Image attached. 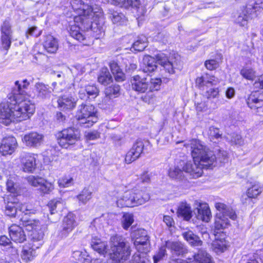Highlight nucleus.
I'll return each mask as SVG.
<instances>
[{"instance_id":"nucleus-1","label":"nucleus","mask_w":263,"mask_h":263,"mask_svg":"<svg viewBox=\"0 0 263 263\" xmlns=\"http://www.w3.org/2000/svg\"><path fill=\"white\" fill-rule=\"evenodd\" d=\"M91 3H95L97 0H85ZM71 5L74 11L77 12L78 15L73 18L74 24L71 25L69 29V33L71 37L79 42L85 39L83 30L90 27L92 31L96 33L98 37L104 35L103 27L98 26L97 23H93L95 18L102 16V10L97 5L91 6L85 4L84 0H71Z\"/></svg>"},{"instance_id":"nucleus-2","label":"nucleus","mask_w":263,"mask_h":263,"mask_svg":"<svg viewBox=\"0 0 263 263\" xmlns=\"http://www.w3.org/2000/svg\"><path fill=\"white\" fill-rule=\"evenodd\" d=\"M186 148H190L193 162H185L181 161L183 170L193 178L200 177L203 173V168H208L216 162L215 155L199 140L193 139L184 144Z\"/></svg>"},{"instance_id":"nucleus-3","label":"nucleus","mask_w":263,"mask_h":263,"mask_svg":"<svg viewBox=\"0 0 263 263\" xmlns=\"http://www.w3.org/2000/svg\"><path fill=\"white\" fill-rule=\"evenodd\" d=\"M12 122H21L29 119L34 113L35 105L27 98H21L14 92Z\"/></svg>"},{"instance_id":"nucleus-4","label":"nucleus","mask_w":263,"mask_h":263,"mask_svg":"<svg viewBox=\"0 0 263 263\" xmlns=\"http://www.w3.org/2000/svg\"><path fill=\"white\" fill-rule=\"evenodd\" d=\"M149 195L145 191L134 188L125 192L117 201L118 207H134L142 205L148 201Z\"/></svg>"},{"instance_id":"nucleus-5","label":"nucleus","mask_w":263,"mask_h":263,"mask_svg":"<svg viewBox=\"0 0 263 263\" xmlns=\"http://www.w3.org/2000/svg\"><path fill=\"white\" fill-rule=\"evenodd\" d=\"M215 206L218 211L215 217L214 223V232L216 234L230 225L229 218L234 220L236 219L237 215L233 209L224 203H216Z\"/></svg>"},{"instance_id":"nucleus-6","label":"nucleus","mask_w":263,"mask_h":263,"mask_svg":"<svg viewBox=\"0 0 263 263\" xmlns=\"http://www.w3.org/2000/svg\"><path fill=\"white\" fill-rule=\"evenodd\" d=\"M98 119L97 109L93 105L82 103L78 106L74 121L77 126L90 127Z\"/></svg>"},{"instance_id":"nucleus-7","label":"nucleus","mask_w":263,"mask_h":263,"mask_svg":"<svg viewBox=\"0 0 263 263\" xmlns=\"http://www.w3.org/2000/svg\"><path fill=\"white\" fill-rule=\"evenodd\" d=\"M111 257L113 260L120 261L127 259L130 254V249L122 236L116 235L110 238Z\"/></svg>"},{"instance_id":"nucleus-8","label":"nucleus","mask_w":263,"mask_h":263,"mask_svg":"<svg viewBox=\"0 0 263 263\" xmlns=\"http://www.w3.org/2000/svg\"><path fill=\"white\" fill-rule=\"evenodd\" d=\"M130 83L132 89L133 90L138 93H146L144 97H142L143 101L148 103H151V100L154 97V95L152 93H149L150 86L148 78L136 75L131 78Z\"/></svg>"},{"instance_id":"nucleus-9","label":"nucleus","mask_w":263,"mask_h":263,"mask_svg":"<svg viewBox=\"0 0 263 263\" xmlns=\"http://www.w3.org/2000/svg\"><path fill=\"white\" fill-rule=\"evenodd\" d=\"M22 224L28 231H32L31 234V240L33 242L41 241L42 240L44 234L43 231L40 229L41 223L39 220L32 219L27 216L22 217L20 219Z\"/></svg>"},{"instance_id":"nucleus-10","label":"nucleus","mask_w":263,"mask_h":263,"mask_svg":"<svg viewBox=\"0 0 263 263\" xmlns=\"http://www.w3.org/2000/svg\"><path fill=\"white\" fill-rule=\"evenodd\" d=\"M80 133L74 127L64 129L58 134V143L62 147L67 148L79 140Z\"/></svg>"},{"instance_id":"nucleus-11","label":"nucleus","mask_w":263,"mask_h":263,"mask_svg":"<svg viewBox=\"0 0 263 263\" xmlns=\"http://www.w3.org/2000/svg\"><path fill=\"white\" fill-rule=\"evenodd\" d=\"M135 233L136 235L139 236L137 237L134 242L137 251L142 253L148 252L150 249V244L146 231L144 230H139Z\"/></svg>"},{"instance_id":"nucleus-12","label":"nucleus","mask_w":263,"mask_h":263,"mask_svg":"<svg viewBox=\"0 0 263 263\" xmlns=\"http://www.w3.org/2000/svg\"><path fill=\"white\" fill-rule=\"evenodd\" d=\"M144 147L143 142L141 140H137L126 154L125 157V162L127 164H130L138 159L143 153Z\"/></svg>"},{"instance_id":"nucleus-13","label":"nucleus","mask_w":263,"mask_h":263,"mask_svg":"<svg viewBox=\"0 0 263 263\" xmlns=\"http://www.w3.org/2000/svg\"><path fill=\"white\" fill-rule=\"evenodd\" d=\"M74 87L80 88L79 91V97L81 99H85V92L88 96L96 97L99 93V90L95 85L85 86V82L84 80H80L79 82L74 81L73 83Z\"/></svg>"},{"instance_id":"nucleus-14","label":"nucleus","mask_w":263,"mask_h":263,"mask_svg":"<svg viewBox=\"0 0 263 263\" xmlns=\"http://www.w3.org/2000/svg\"><path fill=\"white\" fill-rule=\"evenodd\" d=\"M37 156V155L31 153L24 152L22 154L21 161L24 172L31 173L35 170Z\"/></svg>"},{"instance_id":"nucleus-15","label":"nucleus","mask_w":263,"mask_h":263,"mask_svg":"<svg viewBox=\"0 0 263 263\" xmlns=\"http://www.w3.org/2000/svg\"><path fill=\"white\" fill-rule=\"evenodd\" d=\"M13 102H5L0 104V122L5 125L12 122Z\"/></svg>"},{"instance_id":"nucleus-16","label":"nucleus","mask_w":263,"mask_h":263,"mask_svg":"<svg viewBox=\"0 0 263 263\" xmlns=\"http://www.w3.org/2000/svg\"><path fill=\"white\" fill-rule=\"evenodd\" d=\"M17 146L16 139L13 136L4 138L0 145V153L3 156L11 155Z\"/></svg>"},{"instance_id":"nucleus-17","label":"nucleus","mask_w":263,"mask_h":263,"mask_svg":"<svg viewBox=\"0 0 263 263\" xmlns=\"http://www.w3.org/2000/svg\"><path fill=\"white\" fill-rule=\"evenodd\" d=\"M156 59L158 63L162 66L169 73H174V69L179 68L180 65V61L178 59L169 61L165 55L162 53L157 54Z\"/></svg>"},{"instance_id":"nucleus-18","label":"nucleus","mask_w":263,"mask_h":263,"mask_svg":"<svg viewBox=\"0 0 263 263\" xmlns=\"http://www.w3.org/2000/svg\"><path fill=\"white\" fill-rule=\"evenodd\" d=\"M44 140V136L37 132H30L22 138L23 142L28 147H36L40 146Z\"/></svg>"},{"instance_id":"nucleus-19","label":"nucleus","mask_w":263,"mask_h":263,"mask_svg":"<svg viewBox=\"0 0 263 263\" xmlns=\"http://www.w3.org/2000/svg\"><path fill=\"white\" fill-rule=\"evenodd\" d=\"M77 224L74 215L72 213H69L63 220L62 230L61 231L62 237H67L77 227Z\"/></svg>"},{"instance_id":"nucleus-20","label":"nucleus","mask_w":263,"mask_h":263,"mask_svg":"<svg viewBox=\"0 0 263 263\" xmlns=\"http://www.w3.org/2000/svg\"><path fill=\"white\" fill-rule=\"evenodd\" d=\"M34 97L40 100L49 99L51 95L52 90L48 85L43 82H37L34 85Z\"/></svg>"},{"instance_id":"nucleus-21","label":"nucleus","mask_w":263,"mask_h":263,"mask_svg":"<svg viewBox=\"0 0 263 263\" xmlns=\"http://www.w3.org/2000/svg\"><path fill=\"white\" fill-rule=\"evenodd\" d=\"M196 217L202 221L208 222L211 219L212 214L208 204L205 202H196Z\"/></svg>"},{"instance_id":"nucleus-22","label":"nucleus","mask_w":263,"mask_h":263,"mask_svg":"<svg viewBox=\"0 0 263 263\" xmlns=\"http://www.w3.org/2000/svg\"><path fill=\"white\" fill-rule=\"evenodd\" d=\"M247 104L252 109H256L263 106V92L254 91L249 96Z\"/></svg>"},{"instance_id":"nucleus-23","label":"nucleus","mask_w":263,"mask_h":263,"mask_svg":"<svg viewBox=\"0 0 263 263\" xmlns=\"http://www.w3.org/2000/svg\"><path fill=\"white\" fill-rule=\"evenodd\" d=\"M42 245V241H32L31 247L24 246L21 254L22 259L26 262L32 260L36 255L35 249L39 248Z\"/></svg>"},{"instance_id":"nucleus-24","label":"nucleus","mask_w":263,"mask_h":263,"mask_svg":"<svg viewBox=\"0 0 263 263\" xmlns=\"http://www.w3.org/2000/svg\"><path fill=\"white\" fill-rule=\"evenodd\" d=\"M9 235L13 241L22 243L26 240V236L22 228L13 224L9 227Z\"/></svg>"},{"instance_id":"nucleus-25","label":"nucleus","mask_w":263,"mask_h":263,"mask_svg":"<svg viewBox=\"0 0 263 263\" xmlns=\"http://www.w3.org/2000/svg\"><path fill=\"white\" fill-rule=\"evenodd\" d=\"M77 100L69 96H63L58 100V107L62 110H71L75 108Z\"/></svg>"},{"instance_id":"nucleus-26","label":"nucleus","mask_w":263,"mask_h":263,"mask_svg":"<svg viewBox=\"0 0 263 263\" xmlns=\"http://www.w3.org/2000/svg\"><path fill=\"white\" fill-rule=\"evenodd\" d=\"M253 8L251 5H247L246 7L241 10L237 18L235 19V23L240 26H246L248 24V20L252 17L253 13Z\"/></svg>"},{"instance_id":"nucleus-27","label":"nucleus","mask_w":263,"mask_h":263,"mask_svg":"<svg viewBox=\"0 0 263 263\" xmlns=\"http://www.w3.org/2000/svg\"><path fill=\"white\" fill-rule=\"evenodd\" d=\"M166 248L171 250L173 255L183 256L187 252L185 246L180 242L166 241Z\"/></svg>"},{"instance_id":"nucleus-28","label":"nucleus","mask_w":263,"mask_h":263,"mask_svg":"<svg viewBox=\"0 0 263 263\" xmlns=\"http://www.w3.org/2000/svg\"><path fill=\"white\" fill-rule=\"evenodd\" d=\"M43 46L47 52L54 53L58 49V41L52 35H47L45 37Z\"/></svg>"},{"instance_id":"nucleus-29","label":"nucleus","mask_w":263,"mask_h":263,"mask_svg":"<svg viewBox=\"0 0 263 263\" xmlns=\"http://www.w3.org/2000/svg\"><path fill=\"white\" fill-rule=\"evenodd\" d=\"M183 238L192 246H200L202 242L199 237L193 233L191 230H186L182 232Z\"/></svg>"},{"instance_id":"nucleus-30","label":"nucleus","mask_w":263,"mask_h":263,"mask_svg":"<svg viewBox=\"0 0 263 263\" xmlns=\"http://www.w3.org/2000/svg\"><path fill=\"white\" fill-rule=\"evenodd\" d=\"M143 63L144 67L143 70L144 72L154 71L157 67L156 63H158L156 58L149 56L145 55L143 59Z\"/></svg>"},{"instance_id":"nucleus-31","label":"nucleus","mask_w":263,"mask_h":263,"mask_svg":"<svg viewBox=\"0 0 263 263\" xmlns=\"http://www.w3.org/2000/svg\"><path fill=\"white\" fill-rule=\"evenodd\" d=\"M92 248L99 254H104L107 252V245L106 242L102 241L100 239L94 238L91 242Z\"/></svg>"},{"instance_id":"nucleus-32","label":"nucleus","mask_w":263,"mask_h":263,"mask_svg":"<svg viewBox=\"0 0 263 263\" xmlns=\"http://www.w3.org/2000/svg\"><path fill=\"white\" fill-rule=\"evenodd\" d=\"M183 166L181 165V161L178 163L177 165L174 166V167L170 168L168 171L169 176L173 179H181L184 177L183 170Z\"/></svg>"},{"instance_id":"nucleus-33","label":"nucleus","mask_w":263,"mask_h":263,"mask_svg":"<svg viewBox=\"0 0 263 263\" xmlns=\"http://www.w3.org/2000/svg\"><path fill=\"white\" fill-rule=\"evenodd\" d=\"M110 70L114 75L117 81L121 82L124 80V74L120 68L118 64L115 61H112L109 64Z\"/></svg>"},{"instance_id":"nucleus-34","label":"nucleus","mask_w":263,"mask_h":263,"mask_svg":"<svg viewBox=\"0 0 263 263\" xmlns=\"http://www.w3.org/2000/svg\"><path fill=\"white\" fill-rule=\"evenodd\" d=\"M109 17L114 24L118 25H122L126 21L125 15L121 13L115 11L113 10H109Z\"/></svg>"},{"instance_id":"nucleus-35","label":"nucleus","mask_w":263,"mask_h":263,"mask_svg":"<svg viewBox=\"0 0 263 263\" xmlns=\"http://www.w3.org/2000/svg\"><path fill=\"white\" fill-rule=\"evenodd\" d=\"M98 82L104 85H107L112 81V78L107 68H102L98 77Z\"/></svg>"},{"instance_id":"nucleus-36","label":"nucleus","mask_w":263,"mask_h":263,"mask_svg":"<svg viewBox=\"0 0 263 263\" xmlns=\"http://www.w3.org/2000/svg\"><path fill=\"white\" fill-rule=\"evenodd\" d=\"M22 84L20 83L18 81L15 82V86L17 89H14L12 90L13 97H14V92H16L21 98H26L24 96L25 91L23 89H26L29 86L30 82L27 79H24L22 81Z\"/></svg>"},{"instance_id":"nucleus-37","label":"nucleus","mask_w":263,"mask_h":263,"mask_svg":"<svg viewBox=\"0 0 263 263\" xmlns=\"http://www.w3.org/2000/svg\"><path fill=\"white\" fill-rule=\"evenodd\" d=\"M178 213L185 220H190L192 217V211L190 205L186 202L181 203L178 209Z\"/></svg>"},{"instance_id":"nucleus-38","label":"nucleus","mask_w":263,"mask_h":263,"mask_svg":"<svg viewBox=\"0 0 263 263\" xmlns=\"http://www.w3.org/2000/svg\"><path fill=\"white\" fill-rule=\"evenodd\" d=\"M15 181V175H10L6 182L7 189L8 191L11 193L18 194L19 187Z\"/></svg>"},{"instance_id":"nucleus-39","label":"nucleus","mask_w":263,"mask_h":263,"mask_svg":"<svg viewBox=\"0 0 263 263\" xmlns=\"http://www.w3.org/2000/svg\"><path fill=\"white\" fill-rule=\"evenodd\" d=\"M92 192L88 189L84 188L81 193L77 196L79 203L85 204L91 198Z\"/></svg>"},{"instance_id":"nucleus-40","label":"nucleus","mask_w":263,"mask_h":263,"mask_svg":"<svg viewBox=\"0 0 263 263\" xmlns=\"http://www.w3.org/2000/svg\"><path fill=\"white\" fill-rule=\"evenodd\" d=\"M147 46V39L145 36H141L133 44V48L135 51H143Z\"/></svg>"},{"instance_id":"nucleus-41","label":"nucleus","mask_w":263,"mask_h":263,"mask_svg":"<svg viewBox=\"0 0 263 263\" xmlns=\"http://www.w3.org/2000/svg\"><path fill=\"white\" fill-rule=\"evenodd\" d=\"M240 73L246 79L253 81L256 77V71L253 68L245 67L241 69Z\"/></svg>"},{"instance_id":"nucleus-42","label":"nucleus","mask_w":263,"mask_h":263,"mask_svg":"<svg viewBox=\"0 0 263 263\" xmlns=\"http://www.w3.org/2000/svg\"><path fill=\"white\" fill-rule=\"evenodd\" d=\"M194 259L198 263H212L210 255L203 250H199L198 253L194 255Z\"/></svg>"},{"instance_id":"nucleus-43","label":"nucleus","mask_w":263,"mask_h":263,"mask_svg":"<svg viewBox=\"0 0 263 263\" xmlns=\"http://www.w3.org/2000/svg\"><path fill=\"white\" fill-rule=\"evenodd\" d=\"M18 204V203L8 202L6 206V214L10 217H15L17 210H19Z\"/></svg>"},{"instance_id":"nucleus-44","label":"nucleus","mask_w":263,"mask_h":263,"mask_svg":"<svg viewBox=\"0 0 263 263\" xmlns=\"http://www.w3.org/2000/svg\"><path fill=\"white\" fill-rule=\"evenodd\" d=\"M51 214H54L58 211H61L63 206V203L61 200H53L48 203Z\"/></svg>"},{"instance_id":"nucleus-45","label":"nucleus","mask_w":263,"mask_h":263,"mask_svg":"<svg viewBox=\"0 0 263 263\" xmlns=\"http://www.w3.org/2000/svg\"><path fill=\"white\" fill-rule=\"evenodd\" d=\"M262 192L261 187L257 184H254L248 189L247 193L250 197L255 198Z\"/></svg>"},{"instance_id":"nucleus-46","label":"nucleus","mask_w":263,"mask_h":263,"mask_svg":"<svg viewBox=\"0 0 263 263\" xmlns=\"http://www.w3.org/2000/svg\"><path fill=\"white\" fill-rule=\"evenodd\" d=\"M19 210L22 213H24L25 216L27 214H35L36 210L34 209V206L30 203H20L18 204Z\"/></svg>"},{"instance_id":"nucleus-47","label":"nucleus","mask_w":263,"mask_h":263,"mask_svg":"<svg viewBox=\"0 0 263 263\" xmlns=\"http://www.w3.org/2000/svg\"><path fill=\"white\" fill-rule=\"evenodd\" d=\"M27 180L31 185L34 187H40L41 184L44 182V179L43 178L33 175L28 177Z\"/></svg>"},{"instance_id":"nucleus-48","label":"nucleus","mask_w":263,"mask_h":263,"mask_svg":"<svg viewBox=\"0 0 263 263\" xmlns=\"http://www.w3.org/2000/svg\"><path fill=\"white\" fill-rule=\"evenodd\" d=\"M162 81L160 78H151L149 80V93H152L153 90H158L160 89Z\"/></svg>"},{"instance_id":"nucleus-49","label":"nucleus","mask_w":263,"mask_h":263,"mask_svg":"<svg viewBox=\"0 0 263 263\" xmlns=\"http://www.w3.org/2000/svg\"><path fill=\"white\" fill-rule=\"evenodd\" d=\"M134 218L133 215L132 214L125 213L123 216L122 219V227L127 230L133 223Z\"/></svg>"},{"instance_id":"nucleus-50","label":"nucleus","mask_w":263,"mask_h":263,"mask_svg":"<svg viewBox=\"0 0 263 263\" xmlns=\"http://www.w3.org/2000/svg\"><path fill=\"white\" fill-rule=\"evenodd\" d=\"M39 189L43 193L48 194L54 189V185L51 182L44 179V182L41 184Z\"/></svg>"},{"instance_id":"nucleus-51","label":"nucleus","mask_w":263,"mask_h":263,"mask_svg":"<svg viewBox=\"0 0 263 263\" xmlns=\"http://www.w3.org/2000/svg\"><path fill=\"white\" fill-rule=\"evenodd\" d=\"M130 263H148V260L145 254L140 255L138 253H135L132 256Z\"/></svg>"},{"instance_id":"nucleus-52","label":"nucleus","mask_w":263,"mask_h":263,"mask_svg":"<svg viewBox=\"0 0 263 263\" xmlns=\"http://www.w3.org/2000/svg\"><path fill=\"white\" fill-rule=\"evenodd\" d=\"M12 35H1L2 47L6 50H8L11 45Z\"/></svg>"},{"instance_id":"nucleus-53","label":"nucleus","mask_w":263,"mask_h":263,"mask_svg":"<svg viewBox=\"0 0 263 263\" xmlns=\"http://www.w3.org/2000/svg\"><path fill=\"white\" fill-rule=\"evenodd\" d=\"M11 25L10 22L6 20L1 26V35H12Z\"/></svg>"},{"instance_id":"nucleus-54","label":"nucleus","mask_w":263,"mask_h":263,"mask_svg":"<svg viewBox=\"0 0 263 263\" xmlns=\"http://www.w3.org/2000/svg\"><path fill=\"white\" fill-rule=\"evenodd\" d=\"M120 90L119 85L115 84L106 88L105 93L107 96L111 97L113 95L115 96L118 95L119 93Z\"/></svg>"},{"instance_id":"nucleus-55","label":"nucleus","mask_w":263,"mask_h":263,"mask_svg":"<svg viewBox=\"0 0 263 263\" xmlns=\"http://www.w3.org/2000/svg\"><path fill=\"white\" fill-rule=\"evenodd\" d=\"M166 246H163L161 247L158 252L153 256L154 259V263H158L159 261H160L162 259L163 257L166 254V250H165Z\"/></svg>"},{"instance_id":"nucleus-56","label":"nucleus","mask_w":263,"mask_h":263,"mask_svg":"<svg viewBox=\"0 0 263 263\" xmlns=\"http://www.w3.org/2000/svg\"><path fill=\"white\" fill-rule=\"evenodd\" d=\"M231 143L232 145L242 146L244 145V140L240 135L233 134L231 139Z\"/></svg>"},{"instance_id":"nucleus-57","label":"nucleus","mask_w":263,"mask_h":263,"mask_svg":"<svg viewBox=\"0 0 263 263\" xmlns=\"http://www.w3.org/2000/svg\"><path fill=\"white\" fill-rule=\"evenodd\" d=\"M219 95L218 88H210L205 92V96L209 99L217 98Z\"/></svg>"},{"instance_id":"nucleus-58","label":"nucleus","mask_w":263,"mask_h":263,"mask_svg":"<svg viewBox=\"0 0 263 263\" xmlns=\"http://www.w3.org/2000/svg\"><path fill=\"white\" fill-rule=\"evenodd\" d=\"M73 184V179L72 178L64 177L60 179L58 181L59 186L62 187H67Z\"/></svg>"},{"instance_id":"nucleus-59","label":"nucleus","mask_w":263,"mask_h":263,"mask_svg":"<svg viewBox=\"0 0 263 263\" xmlns=\"http://www.w3.org/2000/svg\"><path fill=\"white\" fill-rule=\"evenodd\" d=\"M204 66L207 69L213 70L216 69L219 66V63L215 60H208L205 61Z\"/></svg>"},{"instance_id":"nucleus-60","label":"nucleus","mask_w":263,"mask_h":263,"mask_svg":"<svg viewBox=\"0 0 263 263\" xmlns=\"http://www.w3.org/2000/svg\"><path fill=\"white\" fill-rule=\"evenodd\" d=\"M208 134L209 136L212 139H218L221 136V134L219 133V129L214 126H211L210 127Z\"/></svg>"},{"instance_id":"nucleus-61","label":"nucleus","mask_w":263,"mask_h":263,"mask_svg":"<svg viewBox=\"0 0 263 263\" xmlns=\"http://www.w3.org/2000/svg\"><path fill=\"white\" fill-rule=\"evenodd\" d=\"M205 80L206 85L208 84H210L212 85H216L219 83V80L218 79L214 76H211L208 74L205 75Z\"/></svg>"},{"instance_id":"nucleus-62","label":"nucleus","mask_w":263,"mask_h":263,"mask_svg":"<svg viewBox=\"0 0 263 263\" xmlns=\"http://www.w3.org/2000/svg\"><path fill=\"white\" fill-rule=\"evenodd\" d=\"M241 201L245 205H252V198L248 196V193L243 194L241 197Z\"/></svg>"},{"instance_id":"nucleus-63","label":"nucleus","mask_w":263,"mask_h":263,"mask_svg":"<svg viewBox=\"0 0 263 263\" xmlns=\"http://www.w3.org/2000/svg\"><path fill=\"white\" fill-rule=\"evenodd\" d=\"M228 154L224 151L220 150L217 154V156L216 157V160H218L220 162H224L227 159Z\"/></svg>"},{"instance_id":"nucleus-64","label":"nucleus","mask_w":263,"mask_h":263,"mask_svg":"<svg viewBox=\"0 0 263 263\" xmlns=\"http://www.w3.org/2000/svg\"><path fill=\"white\" fill-rule=\"evenodd\" d=\"M255 88L263 89V74L259 76L253 84Z\"/></svg>"}]
</instances>
